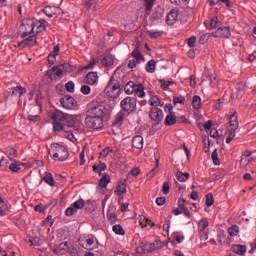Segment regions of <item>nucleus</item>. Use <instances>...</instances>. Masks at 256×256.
Segmentation results:
<instances>
[{"instance_id":"37998d69","label":"nucleus","mask_w":256,"mask_h":256,"mask_svg":"<svg viewBox=\"0 0 256 256\" xmlns=\"http://www.w3.org/2000/svg\"><path fill=\"white\" fill-rule=\"evenodd\" d=\"M59 66L64 73H71V71H73V67H71V64L69 63H64Z\"/></svg>"},{"instance_id":"c85d7f7f","label":"nucleus","mask_w":256,"mask_h":256,"mask_svg":"<svg viewBox=\"0 0 256 256\" xmlns=\"http://www.w3.org/2000/svg\"><path fill=\"white\" fill-rule=\"evenodd\" d=\"M105 169H107V165L103 162H100L98 165L93 166L94 173H99V175H101V172L105 171Z\"/></svg>"},{"instance_id":"bb28decb","label":"nucleus","mask_w":256,"mask_h":256,"mask_svg":"<svg viewBox=\"0 0 256 256\" xmlns=\"http://www.w3.org/2000/svg\"><path fill=\"white\" fill-rule=\"evenodd\" d=\"M134 93L137 97H145V87H143L142 84H137Z\"/></svg>"},{"instance_id":"4be33fe9","label":"nucleus","mask_w":256,"mask_h":256,"mask_svg":"<svg viewBox=\"0 0 256 256\" xmlns=\"http://www.w3.org/2000/svg\"><path fill=\"white\" fill-rule=\"evenodd\" d=\"M131 56L136 59L137 63H141V61L145 60L143 54H141V51H139V46H136V48L132 51Z\"/></svg>"},{"instance_id":"aec40b11","label":"nucleus","mask_w":256,"mask_h":256,"mask_svg":"<svg viewBox=\"0 0 256 256\" xmlns=\"http://www.w3.org/2000/svg\"><path fill=\"white\" fill-rule=\"evenodd\" d=\"M107 219L111 225L117 223V214H115V207H110L107 211Z\"/></svg>"},{"instance_id":"e2e57ef3","label":"nucleus","mask_w":256,"mask_h":256,"mask_svg":"<svg viewBox=\"0 0 256 256\" xmlns=\"http://www.w3.org/2000/svg\"><path fill=\"white\" fill-rule=\"evenodd\" d=\"M112 151H113V148H111V147H106V148H104V149L100 152V155H101L102 157H107V155H109Z\"/></svg>"},{"instance_id":"9b49d317","label":"nucleus","mask_w":256,"mask_h":256,"mask_svg":"<svg viewBox=\"0 0 256 256\" xmlns=\"http://www.w3.org/2000/svg\"><path fill=\"white\" fill-rule=\"evenodd\" d=\"M60 103L64 109H73L74 107H77V101L70 95L62 97Z\"/></svg>"},{"instance_id":"ea45409f","label":"nucleus","mask_w":256,"mask_h":256,"mask_svg":"<svg viewBox=\"0 0 256 256\" xmlns=\"http://www.w3.org/2000/svg\"><path fill=\"white\" fill-rule=\"evenodd\" d=\"M192 107L194 109H200L201 107V97L199 96H194L192 99Z\"/></svg>"},{"instance_id":"3c124183","label":"nucleus","mask_w":256,"mask_h":256,"mask_svg":"<svg viewBox=\"0 0 256 256\" xmlns=\"http://www.w3.org/2000/svg\"><path fill=\"white\" fill-rule=\"evenodd\" d=\"M97 63H99L98 59L93 58L89 64H87L86 66H84L82 69H93V67H95V65H97Z\"/></svg>"},{"instance_id":"864d4df0","label":"nucleus","mask_w":256,"mask_h":256,"mask_svg":"<svg viewBox=\"0 0 256 256\" xmlns=\"http://www.w3.org/2000/svg\"><path fill=\"white\" fill-rule=\"evenodd\" d=\"M206 205L208 207H211V205H213V203H215V200L213 199V194L209 193L206 195Z\"/></svg>"},{"instance_id":"79ce46f5","label":"nucleus","mask_w":256,"mask_h":256,"mask_svg":"<svg viewBox=\"0 0 256 256\" xmlns=\"http://www.w3.org/2000/svg\"><path fill=\"white\" fill-rule=\"evenodd\" d=\"M7 155H9L10 159H15L17 157V149L8 147L6 149Z\"/></svg>"},{"instance_id":"a19ab883","label":"nucleus","mask_w":256,"mask_h":256,"mask_svg":"<svg viewBox=\"0 0 256 256\" xmlns=\"http://www.w3.org/2000/svg\"><path fill=\"white\" fill-rule=\"evenodd\" d=\"M151 107H159L161 105V100L157 96H152L149 100Z\"/></svg>"},{"instance_id":"412c9836","label":"nucleus","mask_w":256,"mask_h":256,"mask_svg":"<svg viewBox=\"0 0 256 256\" xmlns=\"http://www.w3.org/2000/svg\"><path fill=\"white\" fill-rule=\"evenodd\" d=\"M136 87H137V84H135L134 82H132V81L128 82L124 86V91H125L126 95H133V93H135Z\"/></svg>"},{"instance_id":"f8f14e48","label":"nucleus","mask_w":256,"mask_h":256,"mask_svg":"<svg viewBox=\"0 0 256 256\" xmlns=\"http://www.w3.org/2000/svg\"><path fill=\"white\" fill-rule=\"evenodd\" d=\"M210 35L211 37H223L224 39H229V37H231V29L229 27H220Z\"/></svg>"},{"instance_id":"7ed1b4c3","label":"nucleus","mask_w":256,"mask_h":256,"mask_svg":"<svg viewBox=\"0 0 256 256\" xmlns=\"http://www.w3.org/2000/svg\"><path fill=\"white\" fill-rule=\"evenodd\" d=\"M105 93L108 95L111 99H117L121 93V83L119 80L115 79V76H113L107 87L105 88Z\"/></svg>"},{"instance_id":"a878e982","label":"nucleus","mask_w":256,"mask_h":256,"mask_svg":"<svg viewBox=\"0 0 256 256\" xmlns=\"http://www.w3.org/2000/svg\"><path fill=\"white\" fill-rule=\"evenodd\" d=\"M69 249L68 242H62L53 250L54 253H61V251H67Z\"/></svg>"},{"instance_id":"6e6d98bb","label":"nucleus","mask_w":256,"mask_h":256,"mask_svg":"<svg viewBox=\"0 0 256 256\" xmlns=\"http://www.w3.org/2000/svg\"><path fill=\"white\" fill-rule=\"evenodd\" d=\"M170 190H171V187L169 186V182H164L162 186V193L164 195H169Z\"/></svg>"},{"instance_id":"0eeeda50","label":"nucleus","mask_w":256,"mask_h":256,"mask_svg":"<svg viewBox=\"0 0 256 256\" xmlns=\"http://www.w3.org/2000/svg\"><path fill=\"white\" fill-rule=\"evenodd\" d=\"M85 125L88 129L98 131V129H103V118H98L95 116H86Z\"/></svg>"},{"instance_id":"72a5a7b5","label":"nucleus","mask_w":256,"mask_h":256,"mask_svg":"<svg viewBox=\"0 0 256 256\" xmlns=\"http://www.w3.org/2000/svg\"><path fill=\"white\" fill-rule=\"evenodd\" d=\"M176 178L178 179V181L185 182L187 181V179H189V173H183L181 171H178L176 173Z\"/></svg>"},{"instance_id":"b1692460","label":"nucleus","mask_w":256,"mask_h":256,"mask_svg":"<svg viewBox=\"0 0 256 256\" xmlns=\"http://www.w3.org/2000/svg\"><path fill=\"white\" fill-rule=\"evenodd\" d=\"M164 123L169 127L175 125V123H177V117L173 113H169V115L166 116Z\"/></svg>"},{"instance_id":"f03ea898","label":"nucleus","mask_w":256,"mask_h":256,"mask_svg":"<svg viewBox=\"0 0 256 256\" xmlns=\"http://www.w3.org/2000/svg\"><path fill=\"white\" fill-rule=\"evenodd\" d=\"M52 121H61L64 127H75V117L69 114H65L62 111L56 110L52 116Z\"/></svg>"},{"instance_id":"4468645a","label":"nucleus","mask_w":256,"mask_h":256,"mask_svg":"<svg viewBox=\"0 0 256 256\" xmlns=\"http://www.w3.org/2000/svg\"><path fill=\"white\" fill-rule=\"evenodd\" d=\"M179 19V11L177 9H172L166 16L167 25H175Z\"/></svg>"},{"instance_id":"2f4dec72","label":"nucleus","mask_w":256,"mask_h":256,"mask_svg":"<svg viewBox=\"0 0 256 256\" xmlns=\"http://www.w3.org/2000/svg\"><path fill=\"white\" fill-rule=\"evenodd\" d=\"M165 15V10L162 8H157L155 12L152 14L153 19H162V17Z\"/></svg>"},{"instance_id":"f3484780","label":"nucleus","mask_w":256,"mask_h":256,"mask_svg":"<svg viewBox=\"0 0 256 256\" xmlns=\"http://www.w3.org/2000/svg\"><path fill=\"white\" fill-rule=\"evenodd\" d=\"M143 136L141 135H136L132 138V147L133 149H143Z\"/></svg>"},{"instance_id":"ddd939ff","label":"nucleus","mask_w":256,"mask_h":256,"mask_svg":"<svg viewBox=\"0 0 256 256\" xmlns=\"http://www.w3.org/2000/svg\"><path fill=\"white\" fill-rule=\"evenodd\" d=\"M37 45V36L32 35L18 43L19 49H25V47H35Z\"/></svg>"},{"instance_id":"bf43d9fd","label":"nucleus","mask_w":256,"mask_h":256,"mask_svg":"<svg viewBox=\"0 0 256 256\" xmlns=\"http://www.w3.org/2000/svg\"><path fill=\"white\" fill-rule=\"evenodd\" d=\"M85 7L89 11V9H95V0H86Z\"/></svg>"},{"instance_id":"680f3d73","label":"nucleus","mask_w":256,"mask_h":256,"mask_svg":"<svg viewBox=\"0 0 256 256\" xmlns=\"http://www.w3.org/2000/svg\"><path fill=\"white\" fill-rule=\"evenodd\" d=\"M159 82L161 83V87L164 91H167L169 89V86L171 85L172 82H167L163 79H160Z\"/></svg>"},{"instance_id":"c9c22d12","label":"nucleus","mask_w":256,"mask_h":256,"mask_svg":"<svg viewBox=\"0 0 256 256\" xmlns=\"http://www.w3.org/2000/svg\"><path fill=\"white\" fill-rule=\"evenodd\" d=\"M147 73H155V60H149L146 64Z\"/></svg>"},{"instance_id":"9d476101","label":"nucleus","mask_w":256,"mask_h":256,"mask_svg":"<svg viewBox=\"0 0 256 256\" xmlns=\"http://www.w3.org/2000/svg\"><path fill=\"white\" fill-rule=\"evenodd\" d=\"M22 33L20 35L21 39H25L28 35H31L33 31H35V22L29 20L27 22L22 23L20 27Z\"/></svg>"},{"instance_id":"a18cd8bd","label":"nucleus","mask_w":256,"mask_h":256,"mask_svg":"<svg viewBox=\"0 0 256 256\" xmlns=\"http://www.w3.org/2000/svg\"><path fill=\"white\" fill-rule=\"evenodd\" d=\"M145 3V11H151L153 9V5H155V0H144Z\"/></svg>"},{"instance_id":"338daca9","label":"nucleus","mask_w":256,"mask_h":256,"mask_svg":"<svg viewBox=\"0 0 256 256\" xmlns=\"http://www.w3.org/2000/svg\"><path fill=\"white\" fill-rule=\"evenodd\" d=\"M210 137H213L214 139H219L221 135H219V131L215 128L210 130Z\"/></svg>"},{"instance_id":"13d9d810","label":"nucleus","mask_w":256,"mask_h":256,"mask_svg":"<svg viewBox=\"0 0 256 256\" xmlns=\"http://www.w3.org/2000/svg\"><path fill=\"white\" fill-rule=\"evenodd\" d=\"M39 23H40V25L37 26V31L38 32L45 31V29L47 27V26H45V23H47V21H45V19H40Z\"/></svg>"},{"instance_id":"473e14b6","label":"nucleus","mask_w":256,"mask_h":256,"mask_svg":"<svg viewBox=\"0 0 256 256\" xmlns=\"http://www.w3.org/2000/svg\"><path fill=\"white\" fill-rule=\"evenodd\" d=\"M53 129L54 131H63L65 125L63 124V122H61V120H53Z\"/></svg>"},{"instance_id":"f257e3e1","label":"nucleus","mask_w":256,"mask_h":256,"mask_svg":"<svg viewBox=\"0 0 256 256\" xmlns=\"http://www.w3.org/2000/svg\"><path fill=\"white\" fill-rule=\"evenodd\" d=\"M48 153L52 155L53 161H67L69 159V150L59 143L51 144Z\"/></svg>"},{"instance_id":"052dcab7","label":"nucleus","mask_w":256,"mask_h":256,"mask_svg":"<svg viewBox=\"0 0 256 256\" xmlns=\"http://www.w3.org/2000/svg\"><path fill=\"white\" fill-rule=\"evenodd\" d=\"M187 43L189 47L191 48L195 47V43H197V37L191 36L190 38L187 39Z\"/></svg>"},{"instance_id":"09e8293b","label":"nucleus","mask_w":256,"mask_h":256,"mask_svg":"<svg viewBox=\"0 0 256 256\" xmlns=\"http://www.w3.org/2000/svg\"><path fill=\"white\" fill-rule=\"evenodd\" d=\"M66 90L68 91V93H75V83H73V81L67 82Z\"/></svg>"},{"instance_id":"393cba45","label":"nucleus","mask_w":256,"mask_h":256,"mask_svg":"<svg viewBox=\"0 0 256 256\" xmlns=\"http://www.w3.org/2000/svg\"><path fill=\"white\" fill-rule=\"evenodd\" d=\"M43 181L47 183V185H50V187H55V179H53V174L46 172L45 176L43 177Z\"/></svg>"},{"instance_id":"f704fd0d","label":"nucleus","mask_w":256,"mask_h":256,"mask_svg":"<svg viewBox=\"0 0 256 256\" xmlns=\"http://www.w3.org/2000/svg\"><path fill=\"white\" fill-rule=\"evenodd\" d=\"M140 225L141 227H147V225H150V227H155V223H153V220L149 218L140 219Z\"/></svg>"},{"instance_id":"49530a36","label":"nucleus","mask_w":256,"mask_h":256,"mask_svg":"<svg viewBox=\"0 0 256 256\" xmlns=\"http://www.w3.org/2000/svg\"><path fill=\"white\" fill-rule=\"evenodd\" d=\"M218 24H219V18L214 17L210 20V26L208 27V29H217Z\"/></svg>"},{"instance_id":"774afa93","label":"nucleus","mask_w":256,"mask_h":256,"mask_svg":"<svg viewBox=\"0 0 256 256\" xmlns=\"http://www.w3.org/2000/svg\"><path fill=\"white\" fill-rule=\"evenodd\" d=\"M167 199H165V197H158L156 199V205H158V207H163V205H165Z\"/></svg>"},{"instance_id":"dca6fc26","label":"nucleus","mask_w":256,"mask_h":256,"mask_svg":"<svg viewBox=\"0 0 256 256\" xmlns=\"http://www.w3.org/2000/svg\"><path fill=\"white\" fill-rule=\"evenodd\" d=\"M161 247H163V243L156 240L154 243L145 244L144 250L148 253H153V251H157V249H161Z\"/></svg>"},{"instance_id":"58836bf2","label":"nucleus","mask_w":256,"mask_h":256,"mask_svg":"<svg viewBox=\"0 0 256 256\" xmlns=\"http://www.w3.org/2000/svg\"><path fill=\"white\" fill-rule=\"evenodd\" d=\"M113 63H114L113 57L111 56H106L102 59V65H104V67H111Z\"/></svg>"},{"instance_id":"603ef678","label":"nucleus","mask_w":256,"mask_h":256,"mask_svg":"<svg viewBox=\"0 0 256 256\" xmlns=\"http://www.w3.org/2000/svg\"><path fill=\"white\" fill-rule=\"evenodd\" d=\"M55 71H57V68L54 66L50 71L47 72V75L51 79V81H55V79H57V76L55 75Z\"/></svg>"},{"instance_id":"6e6552de","label":"nucleus","mask_w":256,"mask_h":256,"mask_svg":"<svg viewBox=\"0 0 256 256\" xmlns=\"http://www.w3.org/2000/svg\"><path fill=\"white\" fill-rule=\"evenodd\" d=\"M83 207H85V200H83V199L77 200L76 202L71 204L70 207H68L66 209V211H65L66 217H73V215H75V213H77V210L83 209Z\"/></svg>"},{"instance_id":"2eb2a0df","label":"nucleus","mask_w":256,"mask_h":256,"mask_svg":"<svg viewBox=\"0 0 256 256\" xmlns=\"http://www.w3.org/2000/svg\"><path fill=\"white\" fill-rule=\"evenodd\" d=\"M116 192L118 196L125 195V193H127V179L122 178L119 180Z\"/></svg>"},{"instance_id":"1a4fd4ad","label":"nucleus","mask_w":256,"mask_h":256,"mask_svg":"<svg viewBox=\"0 0 256 256\" xmlns=\"http://www.w3.org/2000/svg\"><path fill=\"white\" fill-rule=\"evenodd\" d=\"M149 118L154 121L156 125H160L163 121V110L159 107H152L149 112Z\"/></svg>"},{"instance_id":"c03bdc74","label":"nucleus","mask_w":256,"mask_h":256,"mask_svg":"<svg viewBox=\"0 0 256 256\" xmlns=\"http://www.w3.org/2000/svg\"><path fill=\"white\" fill-rule=\"evenodd\" d=\"M148 35L151 39H157L158 37H161V35H163V32L161 31H153V30H150L148 31Z\"/></svg>"},{"instance_id":"7c9ffc66","label":"nucleus","mask_w":256,"mask_h":256,"mask_svg":"<svg viewBox=\"0 0 256 256\" xmlns=\"http://www.w3.org/2000/svg\"><path fill=\"white\" fill-rule=\"evenodd\" d=\"M43 13H45L47 15V17H49L51 19V17H55L56 13H55V8H52L51 6H46L43 9Z\"/></svg>"},{"instance_id":"cd10ccee","label":"nucleus","mask_w":256,"mask_h":256,"mask_svg":"<svg viewBox=\"0 0 256 256\" xmlns=\"http://www.w3.org/2000/svg\"><path fill=\"white\" fill-rule=\"evenodd\" d=\"M25 93H27V89L23 88V86H16L12 91V95H19V97H21V95H25Z\"/></svg>"},{"instance_id":"4c0bfd02","label":"nucleus","mask_w":256,"mask_h":256,"mask_svg":"<svg viewBox=\"0 0 256 256\" xmlns=\"http://www.w3.org/2000/svg\"><path fill=\"white\" fill-rule=\"evenodd\" d=\"M112 231L116 233V235H125V230L123 229V226L116 224L112 227Z\"/></svg>"},{"instance_id":"39448f33","label":"nucleus","mask_w":256,"mask_h":256,"mask_svg":"<svg viewBox=\"0 0 256 256\" xmlns=\"http://www.w3.org/2000/svg\"><path fill=\"white\" fill-rule=\"evenodd\" d=\"M88 117H98L100 119H104L105 117V106L100 104L99 102H91L89 104V109L87 111Z\"/></svg>"},{"instance_id":"5fc2aeb1","label":"nucleus","mask_w":256,"mask_h":256,"mask_svg":"<svg viewBox=\"0 0 256 256\" xmlns=\"http://www.w3.org/2000/svg\"><path fill=\"white\" fill-rule=\"evenodd\" d=\"M0 167L5 171V169L9 167V160H7V158L5 157H2V159L0 160Z\"/></svg>"},{"instance_id":"e433bc0d","label":"nucleus","mask_w":256,"mask_h":256,"mask_svg":"<svg viewBox=\"0 0 256 256\" xmlns=\"http://www.w3.org/2000/svg\"><path fill=\"white\" fill-rule=\"evenodd\" d=\"M230 237H237L239 235V226L233 225L228 229Z\"/></svg>"},{"instance_id":"6ab92c4d","label":"nucleus","mask_w":256,"mask_h":256,"mask_svg":"<svg viewBox=\"0 0 256 256\" xmlns=\"http://www.w3.org/2000/svg\"><path fill=\"white\" fill-rule=\"evenodd\" d=\"M99 81V76L97 75V72H89L86 75V83L87 85H95Z\"/></svg>"},{"instance_id":"de8ad7c7","label":"nucleus","mask_w":256,"mask_h":256,"mask_svg":"<svg viewBox=\"0 0 256 256\" xmlns=\"http://www.w3.org/2000/svg\"><path fill=\"white\" fill-rule=\"evenodd\" d=\"M155 161H156L155 168H153L149 172L148 177H155V174L157 173V171H155V169H157V167H159V157H157V155H155Z\"/></svg>"},{"instance_id":"c756f323","label":"nucleus","mask_w":256,"mask_h":256,"mask_svg":"<svg viewBox=\"0 0 256 256\" xmlns=\"http://www.w3.org/2000/svg\"><path fill=\"white\" fill-rule=\"evenodd\" d=\"M125 117V112H119L116 116V119L113 121L112 125L119 126L123 123V118Z\"/></svg>"},{"instance_id":"0e129e2a","label":"nucleus","mask_w":256,"mask_h":256,"mask_svg":"<svg viewBox=\"0 0 256 256\" xmlns=\"http://www.w3.org/2000/svg\"><path fill=\"white\" fill-rule=\"evenodd\" d=\"M81 93L83 95H89V93H91V87H89L88 85H83L81 87Z\"/></svg>"},{"instance_id":"5701e85b","label":"nucleus","mask_w":256,"mask_h":256,"mask_svg":"<svg viewBox=\"0 0 256 256\" xmlns=\"http://www.w3.org/2000/svg\"><path fill=\"white\" fill-rule=\"evenodd\" d=\"M109 183H111V177L109 176V174H104L103 177L99 180V186L102 189H105V187H107Z\"/></svg>"},{"instance_id":"20e7f679","label":"nucleus","mask_w":256,"mask_h":256,"mask_svg":"<svg viewBox=\"0 0 256 256\" xmlns=\"http://www.w3.org/2000/svg\"><path fill=\"white\" fill-rule=\"evenodd\" d=\"M239 129V121H237L236 113L234 112L229 117V123L226 129V133L228 134V137L226 138V143H231L233 139H235V131Z\"/></svg>"},{"instance_id":"8fccbe9b","label":"nucleus","mask_w":256,"mask_h":256,"mask_svg":"<svg viewBox=\"0 0 256 256\" xmlns=\"http://www.w3.org/2000/svg\"><path fill=\"white\" fill-rule=\"evenodd\" d=\"M211 157H212V161H213L214 165H221V161H219V158H218L217 150H214L212 152Z\"/></svg>"},{"instance_id":"a211bd4d","label":"nucleus","mask_w":256,"mask_h":256,"mask_svg":"<svg viewBox=\"0 0 256 256\" xmlns=\"http://www.w3.org/2000/svg\"><path fill=\"white\" fill-rule=\"evenodd\" d=\"M231 251L236 255H245L247 253V246L241 244H234L231 247Z\"/></svg>"},{"instance_id":"69168bd1","label":"nucleus","mask_w":256,"mask_h":256,"mask_svg":"<svg viewBox=\"0 0 256 256\" xmlns=\"http://www.w3.org/2000/svg\"><path fill=\"white\" fill-rule=\"evenodd\" d=\"M9 169L12 171V173H17V171H20L21 168L19 165H17V163H12L9 165Z\"/></svg>"},{"instance_id":"423d86ee","label":"nucleus","mask_w":256,"mask_h":256,"mask_svg":"<svg viewBox=\"0 0 256 256\" xmlns=\"http://www.w3.org/2000/svg\"><path fill=\"white\" fill-rule=\"evenodd\" d=\"M120 105L123 111H125L126 113H135V111H137V99H135L134 97L128 96L124 98L121 101Z\"/></svg>"},{"instance_id":"4d7b16f0","label":"nucleus","mask_w":256,"mask_h":256,"mask_svg":"<svg viewBox=\"0 0 256 256\" xmlns=\"http://www.w3.org/2000/svg\"><path fill=\"white\" fill-rule=\"evenodd\" d=\"M210 85L211 87H217V85H219V80H217V76L210 75Z\"/></svg>"}]
</instances>
